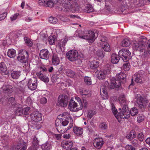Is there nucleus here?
Returning a JSON list of instances; mask_svg holds the SVG:
<instances>
[{
  "mask_svg": "<svg viewBox=\"0 0 150 150\" xmlns=\"http://www.w3.org/2000/svg\"><path fill=\"white\" fill-rule=\"evenodd\" d=\"M78 35L79 38L86 40L89 42H93L96 39L95 34L92 31H89L88 33L85 35L84 31L79 30L78 31Z\"/></svg>",
  "mask_w": 150,
  "mask_h": 150,
  "instance_id": "f257e3e1",
  "label": "nucleus"
},
{
  "mask_svg": "<svg viewBox=\"0 0 150 150\" xmlns=\"http://www.w3.org/2000/svg\"><path fill=\"white\" fill-rule=\"evenodd\" d=\"M135 98L139 108L141 110H144L149 102L147 98L144 96H142L139 94L136 95Z\"/></svg>",
  "mask_w": 150,
  "mask_h": 150,
  "instance_id": "f03ea898",
  "label": "nucleus"
},
{
  "mask_svg": "<svg viewBox=\"0 0 150 150\" xmlns=\"http://www.w3.org/2000/svg\"><path fill=\"white\" fill-rule=\"evenodd\" d=\"M72 0H61L59 1L60 6L65 11L67 12L71 10L73 8V5L71 4Z\"/></svg>",
  "mask_w": 150,
  "mask_h": 150,
  "instance_id": "7ed1b4c3",
  "label": "nucleus"
},
{
  "mask_svg": "<svg viewBox=\"0 0 150 150\" xmlns=\"http://www.w3.org/2000/svg\"><path fill=\"white\" fill-rule=\"evenodd\" d=\"M28 52L25 50H21L19 51L17 57L18 60L22 63H26L28 60Z\"/></svg>",
  "mask_w": 150,
  "mask_h": 150,
  "instance_id": "20e7f679",
  "label": "nucleus"
},
{
  "mask_svg": "<svg viewBox=\"0 0 150 150\" xmlns=\"http://www.w3.org/2000/svg\"><path fill=\"white\" fill-rule=\"evenodd\" d=\"M118 110L120 111L118 114L121 118L127 119L129 117L130 113L127 105L122 106L119 108Z\"/></svg>",
  "mask_w": 150,
  "mask_h": 150,
  "instance_id": "39448f33",
  "label": "nucleus"
},
{
  "mask_svg": "<svg viewBox=\"0 0 150 150\" xmlns=\"http://www.w3.org/2000/svg\"><path fill=\"white\" fill-rule=\"evenodd\" d=\"M118 55L125 62H127L131 57V53L127 49H122L119 51Z\"/></svg>",
  "mask_w": 150,
  "mask_h": 150,
  "instance_id": "423d86ee",
  "label": "nucleus"
},
{
  "mask_svg": "<svg viewBox=\"0 0 150 150\" xmlns=\"http://www.w3.org/2000/svg\"><path fill=\"white\" fill-rule=\"evenodd\" d=\"M144 75L142 74V72L139 71L138 73L135 74L132 77L131 83L129 85V87L131 86L134 85V82L133 79H135V81L137 83H141L142 82V80L144 79Z\"/></svg>",
  "mask_w": 150,
  "mask_h": 150,
  "instance_id": "0eeeda50",
  "label": "nucleus"
},
{
  "mask_svg": "<svg viewBox=\"0 0 150 150\" xmlns=\"http://www.w3.org/2000/svg\"><path fill=\"white\" fill-rule=\"evenodd\" d=\"M69 98L66 95H60L58 99V102L59 105L61 106L66 107L67 105Z\"/></svg>",
  "mask_w": 150,
  "mask_h": 150,
  "instance_id": "6e6552de",
  "label": "nucleus"
},
{
  "mask_svg": "<svg viewBox=\"0 0 150 150\" xmlns=\"http://www.w3.org/2000/svg\"><path fill=\"white\" fill-rule=\"evenodd\" d=\"M67 58L71 61L73 62L77 59L78 56L77 51L75 50L69 51L67 53Z\"/></svg>",
  "mask_w": 150,
  "mask_h": 150,
  "instance_id": "1a4fd4ad",
  "label": "nucleus"
},
{
  "mask_svg": "<svg viewBox=\"0 0 150 150\" xmlns=\"http://www.w3.org/2000/svg\"><path fill=\"white\" fill-rule=\"evenodd\" d=\"M28 86L31 90H35L37 86V79L35 77H33L29 79L28 83Z\"/></svg>",
  "mask_w": 150,
  "mask_h": 150,
  "instance_id": "9d476101",
  "label": "nucleus"
},
{
  "mask_svg": "<svg viewBox=\"0 0 150 150\" xmlns=\"http://www.w3.org/2000/svg\"><path fill=\"white\" fill-rule=\"evenodd\" d=\"M82 105H78L77 103L71 99L70 100L69 105V108L71 111H76L82 109Z\"/></svg>",
  "mask_w": 150,
  "mask_h": 150,
  "instance_id": "9b49d317",
  "label": "nucleus"
},
{
  "mask_svg": "<svg viewBox=\"0 0 150 150\" xmlns=\"http://www.w3.org/2000/svg\"><path fill=\"white\" fill-rule=\"evenodd\" d=\"M100 45L103 46L102 48L106 52H109L110 51V46L107 42V40L106 37H101L100 38Z\"/></svg>",
  "mask_w": 150,
  "mask_h": 150,
  "instance_id": "f8f14e48",
  "label": "nucleus"
},
{
  "mask_svg": "<svg viewBox=\"0 0 150 150\" xmlns=\"http://www.w3.org/2000/svg\"><path fill=\"white\" fill-rule=\"evenodd\" d=\"M145 43L142 41L134 42L133 49L136 51H138L140 52H143L144 50V47L145 46Z\"/></svg>",
  "mask_w": 150,
  "mask_h": 150,
  "instance_id": "ddd939ff",
  "label": "nucleus"
},
{
  "mask_svg": "<svg viewBox=\"0 0 150 150\" xmlns=\"http://www.w3.org/2000/svg\"><path fill=\"white\" fill-rule=\"evenodd\" d=\"M109 85V83L108 81L105 82V85L103 86L100 88V95L103 99H107L108 98V95L106 87Z\"/></svg>",
  "mask_w": 150,
  "mask_h": 150,
  "instance_id": "4468645a",
  "label": "nucleus"
},
{
  "mask_svg": "<svg viewBox=\"0 0 150 150\" xmlns=\"http://www.w3.org/2000/svg\"><path fill=\"white\" fill-rule=\"evenodd\" d=\"M31 119L35 121L38 122L42 120V116L41 114L38 111L34 112L30 115Z\"/></svg>",
  "mask_w": 150,
  "mask_h": 150,
  "instance_id": "2eb2a0df",
  "label": "nucleus"
},
{
  "mask_svg": "<svg viewBox=\"0 0 150 150\" xmlns=\"http://www.w3.org/2000/svg\"><path fill=\"white\" fill-rule=\"evenodd\" d=\"M104 143V142L102 139L97 138L94 140L93 145L97 149H100L102 147Z\"/></svg>",
  "mask_w": 150,
  "mask_h": 150,
  "instance_id": "dca6fc26",
  "label": "nucleus"
},
{
  "mask_svg": "<svg viewBox=\"0 0 150 150\" xmlns=\"http://www.w3.org/2000/svg\"><path fill=\"white\" fill-rule=\"evenodd\" d=\"M144 53L141 55V58L142 62L145 64L148 62V58L150 57V50L148 49L147 51H146L144 49Z\"/></svg>",
  "mask_w": 150,
  "mask_h": 150,
  "instance_id": "f3484780",
  "label": "nucleus"
},
{
  "mask_svg": "<svg viewBox=\"0 0 150 150\" xmlns=\"http://www.w3.org/2000/svg\"><path fill=\"white\" fill-rule=\"evenodd\" d=\"M3 92L6 94H10L13 91V87L11 85H4L2 88Z\"/></svg>",
  "mask_w": 150,
  "mask_h": 150,
  "instance_id": "a211bd4d",
  "label": "nucleus"
},
{
  "mask_svg": "<svg viewBox=\"0 0 150 150\" xmlns=\"http://www.w3.org/2000/svg\"><path fill=\"white\" fill-rule=\"evenodd\" d=\"M27 146L23 140H20L17 146L13 148L12 150H26Z\"/></svg>",
  "mask_w": 150,
  "mask_h": 150,
  "instance_id": "6ab92c4d",
  "label": "nucleus"
},
{
  "mask_svg": "<svg viewBox=\"0 0 150 150\" xmlns=\"http://www.w3.org/2000/svg\"><path fill=\"white\" fill-rule=\"evenodd\" d=\"M73 120L71 118L70 119V121H69V124L68 127L67 128L64 129L62 126L59 127L56 129L57 131L59 132L61 134H64L65 132H67L68 130L71 128L73 126Z\"/></svg>",
  "mask_w": 150,
  "mask_h": 150,
  "instance_id": "aec40b11",
  "label": "nucleus"
},
{
  "mask_svg": "<svg viewBox=\"0 0 150 150\" xmlns=\"http://www.w3.org/2000/svg\"><path fill=\"white\" fill-rule=\"evenodd\" d=\"M39 55L41 59L47 60L49 58L50 53L47 49H43L40 51Z\"/></svg>",
  "mask_w": 150,
  "mask_h": 150,
  "instance_id": "412c9836",
  "label": "nucleus"
},
{
  "mask_svg": "<svg viewBox=\"0 0 150 150\" xmlns=\"http://www.w3.org/2000/svg\"><path fill=\"white\" fill-rule=\"evenodd\" d=\"M73 146V143L71 141H64L62 142V146L64 149L68 150L71 149Z\"/></svg>",
  "mask_w": 150,
  "mask_h": 150,
  "instance_id": "4be33fe9",
  "label": "nucleus"
},
{
  "mask_svg": "<svg viewBox=\"0 0 150 150\" xmlns=\"http://www.w3.org/2000/svg\"><path fill=\"white\" fill-rule=\"evenodd\" d=\"M97 77L100 80L104 79L106 76V72L105 71H97L95 72Z\"/></svg>",
  "mask_w": 150,
  "mask_h": 150,
  "instance_id": "5701e85b",
  "label": "nucleus"
},
{
  "mask_svg": "<svg viewBox=\"0 0 150 150\" xmlns=\"http://www.w3.org/2000/svg\"><path fill=\"white\" fill-rule=\"evenodd\" d=\"M36 75L39 79L45 83H48L49 81V78L45 75H44L40 72H38L36 73Z\"/></svg>",
  "mask_w": 150,
  "mask_h": 150,
  "instance_id": "b1692460",
  "label": "nucleus"
},
{
  "mask_svg": "<svg viewBox=\"0 0 150 150\" xmlns=\"http://www.w3.org/2000/svg\"><path fill=\"white\" fill-rule=\"evenodd\" d=\"M126 74L124 73L121 72L117 75L116 78L118 80L121 81L122 83H124L126 81Z\"/></svg>",
  "mask_w": 150,
  "mask_h": 150,
  "instance_id": "393cba45",
  "label": "nucleus"
},
{
  "mask_svg": "<svg viewBox=\"0 0 150 150\" xmlns=\"http://www.w3.org/2000/svg\"><path fill=\"white\" fill-rule=\"evenodd\" d=\"M137 136V134L135 131L134 130H132L127 134L126 138L129 140L131 141L134 138H135Z\"/></svg>",
  "mask_w": 150,
  "mask_h": 150,
  "instance_id": "a878e982",
  "label": "nucleus"
},
{
  "mask_svg": "<svg viewBox=\"0 0 150 150\" xmlns=\"http://www.w3.org/2000/svg\"><path fill=\"white\" fill-rule=\"evenodd\" d=\"M60 62V61L57 55L56 54H53L52 56V63L53 65H57Z\"/></svg>",
  "mask_w": 150,
  "mask_h": 150,
  "instance_id": "bb28decb",
  "label": "nucleus"
},
{
  "mask_svg": "<svg viewBox=\"0 0 150 150\" xmlns=\"http://www.w3.org/2000/svg\"><path fill=\"white\" fill-rule=\"evenodd\" d=\"M119 100L120 102L121 107L125 105H127L126 103V99L125 96L124 94L120 95L119 97Z\"/></svg>",
  "mask_w": 150,
  "mask_h": 150,
  "instance_id": "cd10ccee",
  "label": "nucleus"
},
{
  "mask_svg": "<svg viewBox=\"0 0 150 150\" xmlns=\"http://www.w3.org/2000/svg\"><path fill=\"white\" fill-rule=\"evenodd\" d=\"M7 102L9 106L13 107L15 106L16 105V102L15 98L12 97L8 98Z\"/></svg>",
  "mask_w": 150,
  "mask_h": 150,
  "instance_id": "c85d7f7f",
  "label": "nucleus"
},
{
  "mask_svg": "<svg viewBox=\"0 0 150 150\" xmlns=\"http://www.w3.org/2000/svg\"><path fill=\"white\" fill-rule=\"evenodd\" d=\"M120 57L115 54H112L111 56V61L113 64H117L120 60Z\"/></svg>",
  "mask_w": 150,
  "mask_h": 150,
  "instance_id": "c756f323",
  "label": "nucleus"
},
{
  "mask_svg": "<svg viewBox=\"0 0 150 150\" xmlns=\"http://www.w3.org/2000/svg\"><path fill=\"white\" fill-rule=\"evenodd\" d=\"M73 130L74 133L77 135H81L83 132V130L82 128L76 126L74 127Z\"/></svg>",
  "mask_w": 150,
  "mask_h": 150,
  "instance_id": "7c9ffc66",
  "label": "nucleus"
},
{
  "mask_svg": "<svg viewBox=\"0 0 150 150\" xmlns=\"http://www.w3.org/2000/svg\"><path fill=\"white\" fill-rule=\"evenodd\" d=\"M84 11L85 12L90 13L94 11V9L91 4H88L86 5L84 9Z\"/></svg>",
  "mask_w": 150,
  "mask_h": 150,
  "instance_id": "2f4dec72",
  "label": "nucleus"
},
{
  "mask_svg": "<svg viewBox=\"0 0 150 150\" xmlns=\"http://www.w3.org/2000/svg\"><path fill=\"white\" fill-rule=\"evenodd\" d=\"M52 147L50 143L48 142L43 144L41 146V148L42 150H49Z\"/></svg>",
  "mask_w": 150,
  "mask_h": 150,
  "instance_id": "473e14b6",
  "label": "nucleus"
},
{
  "mask_svg": "<svg viewBox=\"0 0 150 150\" xmlns=\"http://www.w3.org/2000/svg\"><path fill=\"white\" fill-rule=\"evenodd\" d=\"M7 55L10 58H14L16 55L15 50L12 49H9L8 51Z\"/></svg>",
  "mask_w": 150,
  "mask_h": 150,
  "instance_id": "72a5a7b5",
  "label": "nucleus"
},
{
  "mask_svg": "<svg viewBox=\"0 0 150 150\" xmlns=\"http://www.w3.org/2000/svg\"><path fill=\"white\" fill-rule=\"evenodd\" d=\"M64 72L68 76L72 77L75 75L74 72L72 71L69 69H64Z\"/></svg>",
  "mask_w": 150,
  "mask_h": 150,
  "instance_id": "f704fd0d",
  "label": "nucleus"
},
{
  "mask_svg": "<svg viewBox=\"0 0 150 150\" xmlns=\"http://www.w3.org/2000/svg\"><path fill=\"white\" fill-rule=\"evenodd\" d=\"M99 65V64L97 61L93 60L90 62V67L93 69H94L98 68Z\"/></svg>",
  "mask_w": 150,
  "mask_h": 150,
  "instance_id": "c9c22d12",
  "label": "nucleus"
},
{
  "mask_svg": "<svg viewBox=\"0 0 150 150\" xmlns=\"http://www.w3.org/2000/svg\"><path fill=\"white\" fill-rule=\"evenodd\" d=\"M7 71L6 67L3 62L0 63V72L4 73L6 72Z\"/></svg>",
  "mask_w": 150,
  "mask_h": 150,
  "instance_id": "e433bc0d",
  "label": "nucleus"
},
{
  "mask_svg": "<svg viewBox=\"0 0 150 150\" xmlns=\"http://www.w3.org/2000/svg\"><path fill=\"white\" fill-rule=\"evenodd\" d=\"M130 43L128 39L123 40L121 42L122 46L124 47H127L130 45Z\"/></svg>",
  "mask_w": 150,
  "mask_h": 150,
  "instance_id": "4c0bfd02",
  "label": "nucleus"
},
{
  "mask_svg": "<svg viewBox=\"0 0 150 150\" xmlns=\"http://www.w3.org/2000/svg\"><path fill=\"white\" fill-rule=\"evenodd\" d=\"M11 75L13 79H18L21 75L20 72L18 71H14L12 72Z\"/></svg>",
  "mask_w": 150,
  "mask_h": 150,
  "instance_id": "58836bf2",
  "label": "nucleus"
},
{
  "mask_svg": "<svg viewBox=\"0 0 150 150\" xmlns=\"http://www.w3.org/2000/svg\"><path fill=\"white\" fill-rule=\"evenodd\" d=\"M14 86L16 91L19 93L23 92L24 90L23 88L19 84H15L14 85Z\"/></svg>",
  "mask_w": 150,
  "mask_h": 150,
  "instance_id": "ea45409f",
  "label": "nucleus"
},
{
  "mask_svg": "<svg viewBox=\"0 0 150 150\" xmlns=\"http://www.w3.org/2000/svg\"><path fill=\"white\" fill-rule=\"evenodd\" d=\"M24 39L25 43L28 46L30 47L32 46L33 45V43L30 38L27 37H25Z\"/></svg>",
  "mask_w": 150,
  "mask_h": 150,
  "instance_id": "a19ab883",
  "label": "nucleus"
},
{
  "mask_svg": "<svg viewBox=\"0 0 150 150\" xmlns=\"http://www.w3.org/2000/svg\"><path fill=\"white\" fill-rule=\"evenodd\" d=\"M96 113L95 111L92 110H89L88 112L87 117L89 119H91Z\"/></svg>",
  "mask_w": 150,
  "mask_h": 150,
  "instance_id": "79ce46f5",
  "label": "nucleus"
},
{
  "mask_svg": "<svg viewBox=\"0 0 150 150\" xmlns=\"http://www.w3.org/2000/svg\"><path fill=\"white\" fill-rule=\"evenodd\" d=\"M23 113V109L21 107L17 108L15 112V114L17 115H20Z\"/></svg>",
  "mask_w": 150,
  "mask_h": 150,
  "instance_id": "37998d69",
  "label": "nucleus"
},
{
  "mask_svg": "<svg viewBox=\"0 0 150 150\" xmlns=\"http://www.w3.org/2000/svg\"><path fill=\"white\" fill-rule=\"evenodd\" d=\"M80 94L83 96H85L84 97H88L91 96V94L90 92L86 91H80Z\"/></svg>",
  "mask_w": 150,
  "mask_h": 150,
  "instance_id": "c03bdc74",
  "label": "nucleus"
},
{
  "mask_svg": "<svg viewBox=\"0 0 150 150\" xmlns=\"http://www.w3.org/2000/svg\"><path fill=\"white\" fill-rule=\"evenodd\" d=\"M84 79L85 83L87 85H90L91 84V79L90 77L85 76L84 78Z\"/></svg>",
  "mask_w": 150,
  "mask_h": 150,
  "instance_id": "a18cd8bd",
  "label": "nucleus"
},
{
  "mask_svg": "<svg viewBox=\"0 0 150 150\" xmlns=\"http://www.w3.org/2000/svg\"><path fill=\"white\" fill-rule=\"evenodd\" d=\"M111 79H112L116 85V88H118L120 86L121 83H122L121 81H120V80H118L117 78L116 79L113 78Z\"/></svg>",
  "mask_w": 150,
  "mask_h": 150,
  "instance_id": "49530a36",
  "label": "nucleus"
},
{
  "mask_svg": "<svg viewBox=\"0 0 150 150\" xmlns=\"http://www.w3.org/2000/svg\"><path fill=\"white\" fill-rule=\"evenodd\" d=\"M82 105V109L83 108H86L88 106V103L87 101L85 99H83V101L82 103L80 104L79 106H81V105Z\"/></svg>",
  "mask_w": 150,
  "mask_h": 150,
  "instance_id": "de8ad7c7",
  "label": "nucleus"
},
{
  "mask_svg": "<svg viewBox=\"0 0 150 150\" xmlns=\"http://www.w3.org/2000/svg\"><path fill=\"white\" fill-rule=\"evenodd\" d=\"M59 116H62L65 118L69 119L70 121V119L71 118L72 120V118L71 117L70 114L67 112H64L63 113L60 114Z\"/></svg>",
  "mask_w": 150,
  "mask_h": 150,
  "instance_id": "09e8293b",
  "label": "nucleus"
},
{
  "mask_svg": "<svg viewBox=\"0 0 150 150\" xmlns=\"http://www.w3.org/2000/svg\"><path fill=\"white\" fill-rule=\"evenodd\" d=\"M138 112L137 109L136 108H133L131 109L130 112L131 115L132 116H134L137 115Z\"/></svg>",
  "mask_w": 150,
  "mask_h": 150,
  "instance_id": "8fccbe9b",
  "label": "nucleus"
},
{
  "mask_svg": "<svg viewBox=\"0 0 150 150\" xmlns=\"http://www.w3.org/2000/svg\"><path fill=\"white\" fill-rule=\"evenodd\" d=\"M55 39V36L54 35L50 36L49 37L48 41L50 45H53L54 44Z\"/></svg>",
  "mask_w": 150,
  "mask_h": 150,
  "instance_id": "3c124183",
  "label": "nucleus"
},
{
  "mask_svg": "<svg viewBox=\"0 0 150 150\" xmlns=\"http://www.w3.org/2000/svg\"><path fill=\"white\" fill-rule=\"evenodd\" d=\"M46 5L45 6L49 7L50 8L52 7L54 5V3L51 0H48L46 1Z\"/></svg>",
  "mask_w": 150,
  "mask_h": 150,
  "instance_id": "603ef678",
  "label": "nucleus"
},
{
  "mask_svg": "<svg viewBox=\"0 0 150 150\" xmlns=\"http://www.w3.org/2000/svg\"><path fill=\"white\" fill-rule=\"evenodd\" d=\"M49 21L53 24H55L57 22V20L56 18L51 16L48 19Z\"/></svg>",
  "mask_w": 150,
  "mask_h": 150,
  "instance_id": "864d4df0",
  "label": "nucleus"
},
{
  "mask_svg": "<svg viewBox=\"0 0 150 150\" xmlns=\"http://www.w3.org/2000/svg\"><path fill=\"white\" fill-rule=\"evenodd\" d=\"M96 54L98 57L103 58L104 56L105 53L103 50H99L97 51Z\"/></svg>",
  "mask_w": 150,
  "mask_h": 150,
  "instance_id": "5fc2aeb1",
  "label": "nucleus"
},
{
  "mask_svg": "<svg viewBox=\"0 0 150 150\" xmlns=\"http://www.w3.org/2000/svg\"><path fill=\"white\" fill-rule=\"evenodd\" d=\"M62 120L59 118L57 119L56 120L55 122V125L56 129L57 127H59L61 126V124H62Z\"/></svg>",
  "mask_w": 150,
  "mask_h": 150,
  "instance_id": "6e6d98bb",
  "label": "nucleus"
},
{
  "mask_svg": "<svg viewBox=\"0 0 150 150\" xmlns=\"http://www.w3.org/2000/svg\"><path fill=\"white\" fill-rule=\"evenodd\" d=\"M130 64L129 63L124 64L123 65V69L125 71H128L130 69Z\"/></svg>",
  "mask_w": 150,
  "mask_h": 150,
  "instance_id": "4d7b16f0",
  "label": "nucleus"
},
{
  "mask_svg": "<svg viewBox=\"0 0 150 150\" xmlns=\"http://www.w3.org/2000/svg\"><path fill=\"white\" fill-rule=\"evenodd\" d=\"M137 138L140 141H142L144 139V135L142 132L139 133L137 136Z\"/></svg>",
  "mask_w": 150,
  "mask_h": 150,
  "instance_id": "13d9d810",
  "label": "nucleus"
},
{
  "mask_svg": "<svg viewBox=\"0 0 150 150\" xmlns=\"http://www.w3.org/2000/svg\"><path fill=\"white\" fill-rule=\"evenodd\" d=\"M32 144V145L38 147V140L37 138L36 137H35L33 138Z\"/></svg>",
  "mask_w": 150,
  "mask_h": 150,
  "instance_id": "bf43d9fd",
  "label": "nucleus"
},
{
  "mask_svg": "<svg viewBox=\"0 0 150 150\" xmlns=\"http://www.w3.org/2000/svg\"><path fill=\"white\" fill-rule=\"evenodd\" d=\"M111 106L112 112L115 115H116L117 113V111L115 108V106L113 103H111Z\"/></svg>",
  "mask_w": 150,
  "mask_h": 150,
  "instance_id": "052dcab7",
  "label": "nucleus"
},
{
  "mask_svg": "<svg viewBox=\"0 0 150 150\" xmlns=\"http://www.w3.org/2000/svg\"><path fill=\"white\" fill-rule=\"evenodd\" d=\"M59 78L57 77V75L54 74L51 77V80L52 82L55 83L57 82Z\"/></svg>",
  "mask_w": 150,
  "mask_h": 150,
  "instance_id": "680f3d73",
  "label": "nucleus"
},
{
  "mask_svg": "<svg viewBox=\"0 0 150 150\" xmlns=\"http://www.w3.org/2000/svg\"><path fill=\"white\" fill-rule=\"evenodd\" d=\"M99 127L102 129H105L107 128V126L105 123L103 122L100 125Z\"/></svg>",
  "mask_w": 150,
  "mask_h": 150,
  "instance_id": "e2e57ef3",
  "label": "nucleus"
},
{
  "mask_svg": "<svg viewBox=\"0 0 150 150\" xmlns=\"http://www.w3.org/2000/svg\"><path fill=\"white\" fill-rule=\"evenodd\" d=\"M116 85L113 82L112 79H111L110 85L109 86L110 88L111 89H113L116 88Z\"/></svg>",
  "mask_w": 150,
  "mask_h": 150,
  "instance_id": "0e129e2a",
  "label": "nucleus"
},
{
  "mask_svg": "<svg viewBox=\"0 0 150 150\" xmlns=\"http://www.w3.org/2000/svg\"><path fill=\"white\" fill-rule=\"evenodd\" d=\"M7 15L6 12L3 13L2 14H0V21L4 19Z\"/></svg>",
  "mask_w": 150,
  "mask_h": 150,
  "instance_id": "69168bd1",
  "label": "nucleus"
},
{
  "mask_svg": "<svg viewBox=\"0 0 150 150\" xmlns=\"http://www.w3.org/2000/svg\"><path fill=\"white\" fill-rule=\"evenodd\" d=\"M131 144L133 146H137L139 145V141L137 139H134L131 142Z\"/></svg>",
  "mask_w": 150,
  "mask_h": 150,
  "instance_id": "338daca9",
  "label": "nucleus"
},
{
  "mask_svg": "<svg viewBox=\"0 0 150 150\" xmlns=\"http://www.w3.org/2000/svg\"><path fill=\"white\" fill-rule=\"evenodd\" d=\"M125 148L126 150H135V148L131 145H127Z\"/></svg>",
  "mask_w": 150,
  "mask_h": 150,
  "instance_id": "774afa93",
  "label": "nucleus"
}]
</instances>
